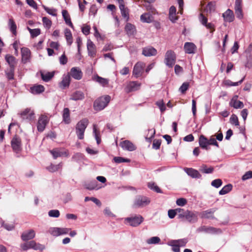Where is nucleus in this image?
<instances>
[{
	"instance_id": "4be33fe9",
	"label": "nucleus",
	"mask_w": 252,
	"mask_h": 252,
	"mask_svg": "<svg viewBox=\"0 0 252 252\" xmlns=\"http://www.w3.org/2000/svg\"><path fill=\"white\" fill-rule=\"evenodd\" d=\"M222 17L224 21L227 22H231L234 19V15L232 10L228 9L224 13L222 14Z\"/></svg>"
},
{
	"instance_id": "9d476101",
	"label": "nucleus",
	"mask_w": 252,
	"mask_h": 252,
	"mask_svg": "<svg viewBox=\"0 0 252 252\" xmlns=\"http://www.w3.org/2000/svg\"><path fill=\"white\" fill-rule=\"evenodd\" d=\"M141 83L138 81H130L126 84L125 91L127 93L136 91L139 89Z\"/></svg>"
},
{
	"instance_id": "412c9836",
	"label": "nucleus",
	"mask_w": 252,
	"mask_h": 252,
	"mask_svg": "<svg viewBox=\"0 0 252 252\" xmlns=\"http://www.w3.org/2000/svg\"><path fill=\"white\" fill-rule=\"evenodd\" d=\"M35 235L34 231L31 229L24 232L21 235V239L24 241H27L33 239L35 237Z\"/></svg>"
},
{
	"instance_id": "7c9ffc66",
	"label": "nucleus",
	"mask_w": 252,
	"mask_h": 252,
	"mask_svg": "<svg viewBox=\"0 0 252 252\" xmlns=\"http://www.w3.org/2000/svg\"><path fill=\"white\" fill-rule=\"evenodd\" d=\"M55 72H42L41 77L43 81L46 82L49 81L54 76Z\"/></svg>"
},
{
	"instance_id": "052dcab7",
	"label": "nucleus",
	"mask_w": 252,
	"mask_h": 252,
	"mask_svg": "<svg viewBox=\"0 0 252 252\" xmlns=\"http://www.w3.org/2000/svg\"><path fill=\"white\" fill-rule=\"evenodd\" d=\"M49 233L54 236H60V227H51L49 229Z\"/></svg>"
},
{
	"instance_id": "4d7b16f0",
	"label": "nucleus",
	"mask_w": 252,
	"mask_h": 252,
	"mask_svg": "<svg viewBox=\"0 0 252 252\" xmlns=\"http://www.w3.org/2000/svg\"><path fill=\"white\" fill-rule=\"evenodd\" d=\"M175 243L179 246V247H185L187 243L188 242V238H183L181 239L174 240Z\"/></svg>"
},
{
	"instance_id": "e2e57ef3",
	"label": "nucleus",
	"mask_w": 252,
	"mask_h": 252,
	"mask_svg": "<svg viewBox=\"0 0 252 252\" xmlns=\"http://www.w3.org/2000/svg\"><path fill=\"white\" fill-rule=\"evenodd\" d=\"M42 7L44 8V9L46 11L47 13H48L49 14L53 16H56L57 15L56 12V9L55 8H50L45 5H42Z\"/></svg>"
},
{
	"instance_id": "2f4dec72",
	"label": "nucleus",
	"mask_w": 252,
	"mask_h": 252,
	"mask_svg": "<svg viewBox=\"0 0 252 252\" xmlns=\"http://www.w3.org/2000/svg\"><path fill=\"white\" fill-rule=\"evenodd\" d=\"M85 96L84 93L80 91H77L73 93L70 97V99L77 101L79 100H82L84 98Z\"/></svg>"
},
{
	"instance_id": "c756f323",
	"label": "nucleus",
	"mask_w": 252,
	"mask_h": 252,
	"mask_svg": "<svg viewBox=\"0 0 252 252\" xmlns=\"http://www.w3.org/2000/svg\"><path fill=\"white\" fill-rule=\"evenodd\" d=\"M119 8L122 16L126 19V22H127L129 19L128 9L127 7H125L124 3H120V4H119Z\"/></svg>"
},
{
	"instance_id": "f3484780",
	"label": "nucleus",
	"mask_w": 252,
	"mask_h": 252,
	"mask_svg": "<svg viewBox=\"0 0 252 252\" xmlns=\"http://www.w3.org/2000/svg\"><path fill=\"white\" fill-rule=\"evenodd\" d=\"M121 147L125 150L133 151L136 150V147L129 140H125L120 143Z\"/></svg>"
},
{
	"instance_id": "5fc2aeb1",
	"label": "nucleus",
	"mask_w": 252,
	"mask_h": 252,
	"mask_svg": "<svg viewBox=\"0 0 252 252\" xmlns=\"http://www.w3.org/2000/svg\"><path fill=\"white\" fill-rule=\"evenodd\" d=\"M178 219L184 220L185 216L187 214V210H185L183 209L177 208Z\"/></svg>"
},
{
	"instance_id": "6ab92c4d",
	"label": "nucleus",
	"mask_w": 252,
	"mask_h": 252,
	"mask_svg": "<svg viewBox=\"0 0 252 252\" xmlns=\"http://www.w3.org/2000/svg\"><path fill=\"white\" fill-rule=\"evenodd\" d=\"M87 46L88 55L91 57H94L96 53L95 45L90 39H88L87 41Z\"/></svg>"
},
{
	"instance_id": "c9c22d12",
	"label": "nucleus",
	"mask_w": 252,
	"mask_h": 252,
	"mask_svg": "<svg viewBox=\"0 0 252 252\" xmlns=\"http://www.w3.org/2000/svg\"><path fill=\"white\" fill-rule=\"evenodd\" d=\"M140 20L143 23H151L152 16L150 13H144L140 16Z\"/></svg>"
},
{
	"instance_id": "09e8293b",
	"label": "nucleus",
	"mask_w": 252,
	"mask_h": 252,
	"mask_svg": "<svg viewBox=\"0 0 252 252\" xmlns=\"http://www.w3.org/2000/svg\"><path fill=\"white\" fill-rule=\"evenodd\" d=\"M222 232L221 229L219 228H216L212 226H209L208 234L215 235L220 234Z\"/></svg>"
},
{
	"instance_id": "72a5a7b5",
	"label": "nucleus",
	"mask_w": 252,
	"mask_h": 252,
	"mask_svg": "<svg viewBox=\"0 0 252 252\" xmlns=\"http://www.w3.org/2000/svg\"><path fill=\"white\" fill-rule=\"evenodd\" d=\"M30 249H32L34 250H41L42 251L44 249L45 247L40 244L36 243L34 241H31L29 242Z\"/></svg>"
},
{
	"instance_id": "f704fd0d",
	"label": "nucleus",
	"mask_w": 252,
	"mask_h": 252,
	"mask_svg": "<svg viewBox=\"0 0 252 252\" xmlns=\"http://www.w3.org/2000/svg\"><path fill=\"white\" fill-rule=\"evenodd\" d=\"M214 168L212 166L208 167L206 164H203L200 166L199 171L205 174H211L213 172Z\"/></svg>"
},
{
	"instance_id": "1a4fd4ad",
	"label": "nucleus",
	"mask_w": 252,
	"mask_h": 252,
	"mask_svg": "<svg viewBox=\"0 0 252 252\" xmlns=\"http://www.w3.org/2000/svg\"><path fill=\"white\" fill-rule=\"evenodd\" d=\"M48 122L49 119L47 116L43 115H41L37 124V130L40 132L43 131Z\"/></svg>"
},
{
	"instance_id": "7ed1b4c3",
	"label": "nucleus",
	"mask_w": 252,
	"mask_h": 252,
	"mask_svg": "<svg viewBox=\"0 0 252 252\" xmlns=\"http://www.w3.org/2000/svg\"><path fill=\"white\" fill-rule=\"evenodd\" d=\"M151 202L150 199L145 196L138 195L136 196L134 203L133 208H142L147 206Z\"/></svg>"
},
{
	"instance_id": "393cba45",
	"label": "nucleus",
	"mask_w": 252,
	"mask_h": 252,
	"mask_svg": "<svg viewBox=\"0 0 252 252\" xmlns=\"http://www.w3.org/2000/svg\"><path fill=\"white\" fill-rule=\"evenodd\" d=\"M125 31L128 36L134 35L136 32V28L134 25L131 23H127L125 27Z\"/></svg>"
},
{
	"instance_id": "603ef678",
	"label": "nucleus",
	"mask_w": 252,
	"mask_h": 252,
	"mask_svg": "<svg viewBox=\"0 0 252 252\" xmlns=\"http://www.w3.org/2000/svg\"><path fill=\"white\" fill-rule=\"evenodd\" d=\"M245 67L251 68H252V55L251 54L247 53L246 55V62Z\"/></svg>"
},
{
	"instance_id": "13d9d810",
	"label": "nucleus",
	"mask_w": 252,
	"mask_h": 252,
	"mask_svg": "<svg viewBox=\"0 0 252 252\" xmlns=\"http://www.w3.org/2000/svg\"><path fill=\"white\" fill-rule=\"evenodd\" d=\"M28 30L30 32L32 37H35L40 34V30L39 29H31L28 28Z\"/></svg>"
},
{
	"instance_id": "cd10ccee",
	"label": "nucleus",
	"mask_w": 252,
	"mask_h": 252,
	"mask_svg": "<svg viewBox=\"0 0 252 252\" xmlns=\"http://www.w3.org/2000/svg\"><path fill=\"white\" fill-rule=\"evenodd\" d=\"M199 144L201 148L203 149L208 150L209 148L208 147L209 143L208 139L203 135H201L199 138Z\"/></svg>"
},
{
	"instance_id": "f257e3e1",
	"label": "nucleus",
	"mask_w": 252,
	"mask_h": 252,
	"mask_svg": "<svg viewBox=\"0 0 252 252\" xmlns=\"http://www.w3.org/2000/svg\"><path fill=\"white\" fill-rule=\"evenodd\" d=\"M111 100V96L105 95L97 98L94 102V108L96 111L104 109L108 104Z\"/></svg>"
},
{
	"instance_id": "c03bdc74",
	"label": "nucleus",
	"mask_w": 252,
	"mask_h": 252,
	"mask_svg": "<svg viewBox=\"0 0 252 252\" xmlns=\"http://www.w3.org/2000/svg\"><path fill=\"white\" fill-rule=\"evenodd\" d=\"M84 155L80 153H76L72 157V160L79 162L83 161L84 159Z\"/></svg>"
},
{
	"instance_id": "aec40b11",
	"label": "nucleus",
	"mask_w": 252,
	"mask_h": 252,
	"mask_svg": "<svg viewBox=\"0 0 252 252\" xmlns=\"http://www.w3.org/2000/svg\"><path fill=\"white\" fill-rule=\"evenodd\" d=\"M238 97V95H235L229 102V105L235 109L242 108L244 107L243 102L237 100Z\"/></svg>"
},
{
	"instance_id": "dca6fc26",
	"label": "nucleus",
	"mask_w": 252,
	"mask_h": 252,
	"mask_svg": "<svg viewBox=\"0 0 252 252\" xmlns=\"http://www.w3.org/2000/svg\"><path fill=\"white\" fill-rule=\"evenodd\" d=\"M22 61L24 63L30 62L31 58V51L26 47L21 48Z\"/></svg>"
},
{
	"instance_id": "79ce46f5",
	"label": "nucleus",
	"mask_w": 252,
	"mask_h": 252,
	"mask_svg": "<svg viewBox=\"0 0 252 252\" xmlns=\"http://www.w3.org/2000/svg\"><path fill=\"white\" fill-rule=\"evenodd\" d=\"M64 35L68 45H70L72 43V35L70 30L67 28L64 30Z\"/></svg>"
},
{
	"instance_id": "774afa93",
	"label": "nucleus",
	"mask_w": 252,
	"mask_h": 252,
	"mask_svg": "<svg viewBox=\"0 0 252 252\" xmlns=\"http://www.w3.org/2000/svg\"><path fill=\"white\" fill-rule=\"evenodd\" d=\"M156 104L158 107L161 113L165 111L166 107L162 100L157 101Z\"/></svg>"
},
{
	"instance_id": "bb28decb",
	"label": "nucleus",
	"mask_w": 252,
	"mask_h": 252,
	"mask_svg": "<svg viewBox=\"0 0 252 252\" xmlns=\"http://www.w3.org/2000/svg\"><path fill=\"white\" fill-rule=\"evenodd\" d=\"M5 60L8 64L9 67L15 68L17 64V61L16 58L14 56L10 54H7L5 56Z\"/></svg>"
},
{
	"instance_id": "9b49d317",
	"label": "nucleus",
	"mask_w": 252,
	"mask_h": 252,
	"mask_svg": "<svg viewBox=\"0 0 252 252\" xmlns=\"http://www.w3.org/2000/svg\"><path fill=\"white\" fill-rule=\"evenodd\" d=\"M185 220L190 223L197 222L198 220V213L187 210V214L185 216Z\"/></svg>"
},
{
	"instance_id": "0e129e2a",
	"label": "nucleus",
	"mask_w": 252,
	"mask_h": 252,
	"mask_svg": "<svg viewBox=\"0 0 252 252\" xmlns=\"http://www.w3.org/2000/svg\"><path fill=\"white\" fill-rule=\"evenodd\" d=\"M189 83L185 82L182 84L181 86L179 88V91L182 94H185L189 88Z\"/></svg>"
},
{
	"instance_id": "c85d7f7f",
	"label": "nucleus",
	"mask_w": 252,
	"mask_h": 252,
	"mask_svg": "<svg viewBox=\"0 0 252 252\" xmlns=\"http://www.w3.org/2000/svg\"><path fill=\"white\" fill-rule=\"evenodd\" d=\"M63 122L65 124H69L71 122L70 117V111L68 108H64L63 111Z\"/></svg>"
},
{
	"instance_id": "f8f14e48",
	"label": "nucleus",
	"mask_w": 252,
	"mask_h": 252,
	"mask_svg": "<svg viewBox=\"0 0 252 252\" xmlns=\"http://www.w3.org/2000/svg\"><path fill=\"white\" fill-rule=\"evenodd\" d=\"M49 152L54 159H56L62 156L67 157L69 156L67 151H63L59 148L53 149L50 150Z\"/></svg>"
},
{
	"instance_id": "ddd939ff",
	"label": "nucleus",
	"mask_w": 252,
	"mask_h": 252,
	"mask_svg": "<svg viewBox=\"0 0 252 252\" xmlns=\"http://www.w3.org/2000/svg\"><path fill=\"white\" fill-rule=\"evenodd\" d=\"M242 0H235L234 9L236 17L239 19H242L243 18V14L242 9Z\"/></svg>"
},
{
	"instance_id": "bf43d9fd",
	"label": "nucleus",
	"mask_w": 252,
	"mask_h": 252,
	"mask_svg": "<svg viewBox=\"0 0 252 252\" xmlns=\"http://www.w3.org/2000/svg\"><path fill=\"white\" fill-rule=\"evenodd\" d=\"M230 123L232 125H234L235 126H239L238 118L236 115L233 114L231 115V116L230 118Z\"/></svg>"
},
{
	"instance_id": "b1692460",
	"label": "nucleus",
	"mask_w": 252,
	"mask_h": 252,
	"mask_svg": "<svg viewBox=\"0 0 252 252\" xmlns=\"http://www.w3.org/2000/svg\"><path fill=\"white\" fill-rule=\"evenodd\" d=\"M84 186L86 189L90 190L94 189L97 190L100 189V187H98L97 182L95 180L86 182L84 184Z\"/></svg>"
},
{
	"instance_id": "e433bc0d",
	"label": "nucleus",
	"mask_w": 252,
	"mask_h": 252,
	"mask_svg": "<svg viewBox=\"0 0 252 252\" xmlns=\"http://www.w3.org/2000/svg\"><path fill=\"white\" fill-rule=\"evenodd\" d=\"M31 91L33 94H39L44 92V87L41 85H37L31 87Z\"/></svg>"
},
{
	"instance_id": "a19ab883",
	"label": "nucleus",
	"mask_w": 252,
	"mask_h": 252,
	"mask_svg": "<svg viewBox=\"0 0 252 252\" xmlns=\"http://www.w3.org/2000/svg\"><path fill=\"white\" fill-rule=\"evenodd\" d=\"M8 25V27L9 28V30H10V32L14 35H15L17 33V32H16L17 26L15 24V22H14V21L13 20V19L12 18H10L9 19Z\"/></svg>"
},
{
	"instance_id": "58836bf2",
	"label": "nucleus",
	"mask_w": 252,
	"mask_h": 252,
	"mask_svg": "<svg viewBox=\"0 0 252 252\" xmlns=\"http://www.w3.org/2000/svg\"><path fill=\"white\" fill-rule=\"evenodd\" d=\"M70 82V76L69 74L66 75H63V80L61 81L60 84L63 86V88L64 89L66 87H68L69 86Z\"/></svg>"
},
{
	"instance_id": "864d4df0",
	"label": "nucleus",
	"mask_w": 252,
	"mask_h": 252,
	"mask_svg": "<svg viewBox=\"0 0 252 252\" xmlns=\"http://www.w3.org/2000/svg\"><path fill=\"white\" fill-rule=\"evenodd\" d=\"M148 187L149 189L154 190L157 193H162V191L160 189L157 185H156L155 183H149Z\"/></svg>"
},
{
	"instance_id": "423d86ee",
	"label": "nucleus",
	"mask_w": 252,
	"mask_h": 252,
	"mask_svg": "<svg viewBox=\"0 0 252 252\" xmlns=\"http://www.w3.org/2000/svg\"><path fill=\"white\" fill-rule=\"evenodd\" d=\"M21 121L31 122L34 119V113L30 108H27L19 114Z\"/></svg>"
},
{
	"instance_id": "37998d69",
	"label": "nucleus",
	"mask_w": 252,
	"mask_h": 252,
	"mask_svg": "<svg viewBox=\"0 0 252 252\" xmlns=\"http://www.w3.org/2000/svg\"><path fill=\"white\" fill-rule=\"evenodd\" d=\"M245 76L240 81L236 82H233L230 80H226L224 81V84L228 87L237 86L241 84L245 79Z\"/></svg>"
},
{
	"instance_id": "6e6552de",
	"label": "nucleus",
	"mask_w": 252,
	"mask_h": 252,
	"mask_svg": "<svg viewBox=\"0 0 252 252\" xmlns=\"http://www.w3.org/2000/svg\"><path fill=\"white\" fill-rule=\"evenodd\" d=\"M145 64L142 62H137L134 66L132 74L136 78L141 77L142 75Z\"/></svg>"
},
{
	"instance_id": "ea45409f",
	"label": "nucleus",
	"mask_w": 252,
	"mask_h": 252,
	"mask_svg": "<svg viewBox=\"0 0 252 252\" xmlns=\"http://www.w3.org/2000/svg\"><path fill=\"white\" fill-rule=\"evenodd\" d=\"M94 80L103 87L108 85L109 82L108 79L101 77L97 75L94 76Z\"/></svg>"
},
{
	"instance_id": "a211bd4d",
	"label": "nucleus",
	"mask_w": 252,
	"mask_h": 252,
	"mask_svg": "<svg viewBox=\"0 0 252 252\" xmlns=\"http://www.w3.org/2000/svg\"><path fill=\"white\" fill-rule=\"evenodd\" d=\"M157 54V50L152 46L145 47L142 49V54L146 57L156 56Z\"/></svg>"
},
{
	"instance_id": "5701e85b",
	"label": "nucleus",
	"mask_w": 252,
	"mask_h": 252,
	"mask_svg": "<svg viewBox=\"0 0 252 252\" xmlns=\"http://www.w3.org/2000/svg\"><path fill=\"white\" fill-rule=\"evenodd\" d=\"M185 52L187 54H193L196 49L195 45L192 42H186L184 45Z\"/></svg>"
},
{
	"instance_id": "338daca9",
	"label": "nucleus",
	"mask_w": 252,
	"mask_h": 252,
	"mask_svg": "<svg viewBox=\"0 0 252 252\" xmlns=\"http://www.w3.org/2000/svg\"><path fill=\"white\" fill-rule=\"evenodd\" d=\"M60 213L58 210H51L48 212V215L52 218H58Z\"/></svg>"
},
{
	"instance_id": "69168bd1",
	"label": "nucleus",
	"mask_w": 252,
	"mask_h": 252,
	"mask_svg": "<svg viewBox=\"0 0 252 252\" xmlns=\"http://www.w3.org/2000/svg\"><path fill=\"white\" fill-rule=\"evenodd\" d=\"M222 184V182L221 179H217L215 180H214L211 182V185L216 188H219L220 187Z\"/></svg>"
},
{
	"instance_id": "3c124183",
	"label": "nucleus",
	"mask_w": 252,
	"mask_h": 252,
	"mask_svg": "<svg viewBox=\"0 0 252 252\" xmlns=\"http://www.w3.org/2000/svg\"><path fill=\"white\" fill-rule=\"evenodd\" d=\"M113 161L116 163H120L122 162H130V159L127 158H124L121 157H115L113 158Z\"/></svg>"
},
{
	"instance_id": "8fccbe9b",
	"label": "nucleus",
	"mask_w": 252,
	"mask_h": 252,
	"mask_svg": "<svg viewBox=\"0 0 252 252\" xmlns=\"http://www.w3.org/2000/svg\"><path fill=\"white\" fill-rule=\"evenodd\" d=\"M174 242H175L174 240H171L168 242V245L172 247V250L174 252H180V247L177 243Z\"/></svg>"
},
{
	"instance_id": "49530a36",
	"label": "nucleus",
	"mask_w": 252,
	"mask_h": 252,
	"mask_svg": "<svg viewBox=\"0 0 252 252\" xmlns=\"http://www.w3.org/2000/svg\"><path fill=\"white\" fill-rule=\"evenodd\" d=\"M160 241H161L160 239L159 238V237H158V236H154V237H151L150 238L148 239L146 241V243L149 245L158 244L160 243Z\"/></svg>"
},
{
	"instance_id": "20e7f679",
	"label": "nucleus",
	"mask_w": 252,
	"mask_h": 252,
	"mask_svg": "<svg viewBox=\"0 0 252 252\" xmlns=\"http://www.w3.org/2000/svg\"><path fill=\"white\" fill-rule=\"evenodd\" d=\"M144 220L141 215H135L125 218V223L133 227L139 225Z\"/></svg>"
},
{
	"instance_id": "680f3d73",
	"label": "nucleus",
	"mask_w": 252,
	"mask_h": 252,
	"mask_svg": "<svg viewBox=\"0 0 252 252\" xmlns=\"http://www.w3.org/2000/svg\"><path fill=\"white\" fill-rule=\"evenodd\" d=\"M42 22L44 27L47 29L51 28L52 25L51 21L46 17L42 18Z\"/></svg>"
},
{
	"instance_id": "a878e982",
	"label": "nucleus",
	"mask_w": 252,
	"mask_h": 252,
	"mask_svg": "<svg viewBox=\"0 0 252 252\" xmlns=\"http://www.w3.org/2000/svg\"><path fill=\"white\" fill-rule=\"evenodd\" d=\"M216 210V208H211L203 211L201 213V217L205 219H214L213 214Z\"/></svg>"
},
{
	"instance_id": "de8ad7c7",
	"label": "nucleus",
	"mask_w": 252,
	"mask_h": 252,
	"mask_svg": "<svg viewBox=\"0 0 252 252\" xmlns=\"http://www.w3.org/2000/svg\"><path fill=\"white\" fill-rule=\"evenodd\" d=\"M63 163L60 162L58 164L54 165L51 164L50 166L47 167V169L51 172H54L58 171L60 168L62 167Z\"/></svg>"
},
{
	"instance_id": "39448f33",
	"label": "nucleus",
	"mask_w": 252,
	"mask_h": 252,
	"mask_svg": "<svg viewBox=\"0 0 252 252\" xmlns=\"http://www.w3.org/2000/svg\"><path fill=\"white\" fill-rule=\"evenodd\" d=\"M176 55L174 51L168 50L165 55L164 63L169 67H172L176 63Z\"/></svg>"
},
{
	"instance_id": "473e14b6",
	"label": "nucleus",
	"mask_w": 252,
	"mask_h": 252,
	"mask_svg": "<svg viewBox=\"0 0 252 252\" xmlns=\"http://www.w3.org/2000/svg\"><path fill=\"white\" fill-rule=\"evenodd\" d=\"M62 13L65 24L71 28H73V25L71 21V19L68 12L66 10H63Z\"/></svg>"
},
{
	"instance_id": "2eb2a0df",
	"label": "nucleus",
	"mask_w": 252,
	"mask_h": 252,
	"mask_svg": "<svg viewBox=\"0 0 252 252\" xmlns=\"http://www.w3.org/2000/svg\"><path fill=\"white\" fill-rule=\"evenodd\" d=\"M69 75L74 79L79 80L82 77L83 73L78 67H73L71 68Z\"/></svg>"
},
{
	"instance_id": "4468645a",
	"label": "nucleus",
	"mask_w": 252,
	"mask_h": 252,
	"mask_svg": "<svg viewBox=\"0 0 252 252\" xmlns=\"http://www.w3.org/2000/svg\"><path fill=\"white\" fill-rule=\"evenodd\" d=\"M185 172L190 177L195 179H201L202 175L197 170L192 168H185Z\"/></svg>"
},
{
	"instance_id": "4c0bfd02",
	"label": "nucleus",
	"mask_w": 252,
	"mask_h": 252,
	"mask_svg": "<svg viewBox=\"0 0 252 252\" xmlns=\"http://www.w3.org/2000/svg\"><path fill=\"white\" fill-rule=\"evenodd\" d=\"M15 69V68L9 67L5 70L6 77L8 80H12L14 79Z\"/></svg>"
},
{
	"instance_id": "0eeeda50",
	"label": "nucleus",
	"mask_w": 252,
	"mask_h": 252,
	"mask_svg": "<svg viewBox=\"0 0 252 252\" xmlns=\"http://www.w3.org/2000/svg\"><path fill=\"white\" fill-rule=\"evenodd\" d=\"M11 146L15 153L20 152L22 149L21 138L17 135L14 136L11 140Z\"/></svg>"
},
{
	"instance_id": "a18cd8bd",
	"label": "nucleus",
	"mask_w": 252,
	"mask_h": 252,
	"mask_svg": "<svg viewBox=\"0 0 252 252\" xmlns=\"http://www.w3.org/2000/svg\"><path fill=\"white\" fill-rule=\"evenodd\" d=\"M232 189V186L231 184H227L224 186L219 191L220 195H224L228 193Z\"/></svg>"
},
{
	"instance_id": "f03ea898",
	"label": "nucleus",
	"mask_w": 252,
	"mask_h": 252,
	"mask_svg": "<svg viewBox=\"0 0 252 252\" xmlns=\"http://www.w3.org/2000/svg\"><path fill=\"white\" fill-rule=\"evenodd\" d=\"M89 123L87 118H84L79 121L75 126L76 134L79 139L82 140L84 137L85 130Z\"/></svg>"
},
{
	"instance_id": "6e6d98bb",
	"label": "nucleus",
	"mask_w": 252,
	"mask_h": 252,
	"mask_svg": "<svg viewBox=\"0 0 252 252\" xmlns=\"http://www.w3.org/2000/svg\"><path fill=\"white\" fill-rule=\"evenodd\" d=\"M0 222L1 223V226L4 227L5 229H6L8 231H11L13 230L15 227V226L13 224L5 223L4 221L2 220H0Z\"/></svg>"
}]
</instances>
